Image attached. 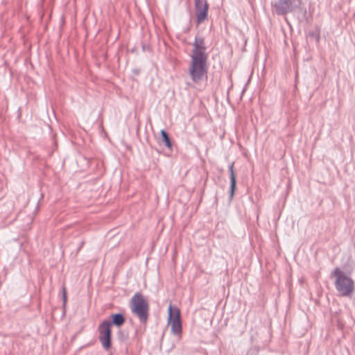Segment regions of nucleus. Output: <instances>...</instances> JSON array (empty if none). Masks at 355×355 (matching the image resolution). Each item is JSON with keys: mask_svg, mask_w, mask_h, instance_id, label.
I'll list each match as a JSON object with an SVG mask.
<instances>
[{"mask_svg": "<svg viewBox=\"0 0 355 355\" xmlns=\"http://www.w3.org/2000/svg\"><path fill=\"white\" fill-rule=\"evenodd\" d=\"M168 323L174 334L180 336L182 333V322L180 310L178 307L170 304L168 308Z\"/></svg>", "mask_w": 355, "mask_h": 355, "instance_id": "nucleus-5", "label": "nucleus"}, {"mask_svg": "<svg viewBox=\"0 0 355 355\" xmlns=\"http://www.w3.org/2000/svg\"><path fill=\"white\" fill-rule=\"evenodd\" d=\"M66 295H67V293H66V288H63V297H64V302L66 301V298H67Z\"/></svg>", "mask_w": 355, "mask_h": 355, "instance_id": "nucleus-11", "label": "nucleus"}, {"mask_svg": "<svg viewBox=\"0 0 355 355\" xmlns=\"http://www.w3.org/2000/svg\"><path fill=\"white\" fill-rule=\"evenodd\" d=\"M112 322L105 320L98 327V340L106 350H109L112 347Z\"/></svg>", "mask_w": 355, "mask_h": 355, "instance_id": "nucleus-4", "label": "nucleus"}, {"mask_svg": "<svg viewBox=\"0 0 355 355\" xmlns=\"http://www.w3.org/2000/svg\"><path fill=\"white\" fill-rule=\"evenodd\" d=\"M206 50L204 38L196 37L190 55L191 62L189 69V75L196 83H199L207 77L208 54Z\"/></svg>", "mask_w": 355, "mask_h": 355, "instance_id": "nucleus-1", "label": "nucleus"}, {"mask_svg": "<svg viewBox=\"0 0 355 355\" xmlns=\"http://www.w3.org/2000/svg\"><path fill=\"white\" fill-rule=\"evenodd\" d=\"M301 3V0H278L275 3V8L278 14H284L299 7Z\"/></svg>", "mask_w": 355, "mask_h": 355, "instance_id": "nucleus-6", "label": "nucleus"}, {"mask_svg": "<svg viewBox=\"0 0 355 355\" xmlns=\"http://www.w3.org/2000/svg\"><path fill=\"white\" fill-rule=\"evenodd\" d=\"M161 135H162V139L165 143V145L168 148H171L172 147V144H171V142L170 141V139L168 136V134L166 133V132L164 130H162L161 131Z\"/></svg>", "mask_w": 355, "mask_h": 355, "instance_id": "nucleus-10", "label": "nucleus"}, {"mask_svg": "<svg viewBox=\"0 0 355 355\" xmlns=\"http://www.w3.org/2000/svg\"><path fill=\"white\" fill-rule=\"evenodd\" d=\"M112 324H115L118 327L122 326L125 322V318L121 314H114L112 315Z\"/></svg>", "mask_w": 355, "mask_h": 355, "instance_id": "nucleus-9", "label": "nucleus"}, {"mask_svg": "<svg viewBox=\"0 0 355 355\" xmlns=\"http://www.w3.org/2000/svg\"><path fill=\"white\" fill-rule=\"evenodd\" d=\"M195 6L197 22L200 24L207 17L209 6L206 0H195Z\"/></svg>", "mask_w": 355, "mask_h": 355, "instance_id": "nucleus-7", "label": "nucleus"}, {"mask_svg": "<svg viewBox=\"0 0 355 355\" xmlns=\"http://www.w3.org/2000/svg\"><path fill=\"white\" fill-rule=\"evenodd\" d=\"M332 275L335 277V287L342 297H349L354 291V282L339 268H336Z\"/></svg>", "mask_w": 355, "mask_h": 355, "instance_id": "nucleus-2", "label": "nucleus"}, {"mask_svg": "<svg viewBox=\"0 0 355 355\" xmlns=\"http://www.w3.org/2000/svg\"><path fill=\"white\" fill-rule=\"evenodd\" d=\"M130 306L140 322L146 324L149 315V304L145 297L141 293H136L130 301Z\"/></svg>", "mask_w": 355, "mask_h": 355, "instance_id": "nucleus-3", "label": "nucleus"}, {"mask_svg": "<svg viewBox=\"0 0 355 355\" xmlns=\"http://www.w3.org/2000/svg\"><path fill=\"white\" fill-rule=\"evenodd\" d=\"M229 171L230 173V196L232 198L234 195V192L236 191V173L234 171V164L232 163L229 166Z\"/></svg>", "mask_w": 355, "mask_h": 355, "instance_id": "nucleus-8", "label": "nucleus"}]
</instances>
